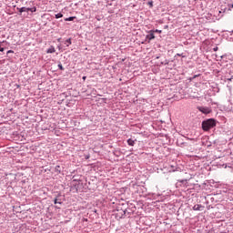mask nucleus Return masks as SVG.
I'll return each mask as SVG.
<instances>
[{
    "label": "nucleus",
    "instance_id": "12",
    "mask_svg": "<svg viewBox=\"0 0 233 233\" xmlns=\"http://www.w3.org/2000/svg\"><path fill=\"white\" fill-rule=\"evenodd\" d=\"M36 11H37V8H35V7H33L30 9V12H32V13L36 12Z\"/></svg>",
    "mask_w": 233,
    "mask_h": 233
},
{
    "label": "nucleus",
    "instance_id": "14",
    "mask_svg": "<svg viewBox=\"0 0 233 233\" xmlns=\"http://www.w3.org/2000/svg\"><path fill=\"white\" fill-rule=\"evenodd\" d=\"M218 46H216V47L213 48V52H218Z\"/></svg>",
    "mask_w": 233,
    "mask_h": 233
},
{
    "label": "nucleus",
    "instance_id": "3",
    "mask_svg": "<svg viewBox=\"0 0 233 233\" xmlns=\"http://www.w3.org/2000/svg\"><path fill=\"white\" fill-rule=\"evenodd\" d=\"M147 39L152 41V39H156V35H154V31H150V34L147 35Z\"/></svg>",
    "mask_w": 233,
    "mask_h": 233
},
{
    "label": "nucleus",
    "instance_id": "1",
    "mask_svg": "<svg viewBox=\"0 0 233 233\" xmlns=\"http://www.w3.org/2000/svg\"><path fill=\"white\" fill-rule=\"evenodd\" d=\"M214 127H216V120H214L212 118L202 122V128L206 132L210 130V128H214Z\"/></svg>",
    "mask_w": 233,
    "mask_h": 233
},
{
    "label": "nucleus",
    "instance_id": "6",
    "mask_svg": "<svg viewBox=\"0 0 233 233\" xmlns=\"http://www.w3.org/2000/svg\"><path fill=\"white\" fill-rule=\"evenodd\" d=\"M136 142H134V140H132V138L127 139V144L129 145V147H134Z\"/></svg>",
    "mask_w": 233,
    "mask_h": 233
},
{
    "label": "nucleus",
    "instance_id": "5",
    "mask_svg": "<svg viewBox=\"0 0 233 233\" xmlns=\"http://www.w3.org/2000/svg\"><path fill=\"white\" fill-rule=\"evenodd\" d=\"M203 206L197 204L193 207V210H202Z\"/></svg>",
    "mask_w": 233,
    "mask_h": 233
},
{
    "label": "nucleus",
    "instance_id": "9",
    "mask_svg": "<svg viewBox=\"0 0 233 233\" xmlns=\"http://www.w3.org/2000/svg\"><path fill=\"white\" fill-rule=\"evenodd\" d=\"M76 19V16H70L68 18H65V21H74Z\"/></svg>",
    "mask_w": 233,
    "mask_h": 233
},
{
    "label": "nucleus",
    "instance_id": "15",
    "mask_svg": "<svg viewBox=\"0 0 233 233\" xmlns=\"http://www.w3.org/2000/svg\"><path fill=\"white\" fill-rule=\"evenodd\" d=\"M7 54H14V51L13 50H9V51H7Z\"/></svg>",
    "mask_w": 233,
    "mask_h": 233
},
{
    "label": "nucleus",
    "instance_id": "18",
    "mask_svg": "<svg viewBox=\"0 0 233 233\" xmlns=\"http://www.w3.org/2000/svg\"><path fill=\"white\" fill-rule=\"evenodd\" d=\"M31 8L30 7H26V12H30Z\"/></svg>",
    "mask_w": 233,
    "mask_h": 233
},
{
    "label": "nucleus",
    "instance_id": "4",
    "mask_svg": "<svg viewBox=\"0 0 233 233\" xmlns=\"http://www.w3.org/2000/svg\"><path fill=\"white\" fill-rule=\"evenodd\" d=\"M56 53V47L51 46L49 49H47L46 54H54Z\"/></svg>",
    "mask_w": 233,
    "mask_h": 233
},
{
    "label": "nucleus",
    "instance_id": "2",
    "mask_svg": "<svg viewBox=\"0 0 233 233\" xmlns=\"http://www.w3.org/2000/svg\"><path fill=\"white\" fill-rule=\"evenodd\" d=\"M198 110H199V112H202V114H210V112H212V109L207 106H198Z\"/></svg>",
    "mask_w": 233,
    "mask_h": 233
},
{
    "label": "nucleus",
    "instance_id": "13",
    "mask_svg": "<svg viewBox=\"0 0 233 233\" xmlns=\"http://www.w3.org/2000/svg\"><path fill=\"white\" fill-rule=\"evenodd\" d=\"M148 5H149V6L152 8V6H154V2H148Z\"/></svg>",
    "mask_w": 233,
    "mask_h": 233
},
{
    "label": "nucleus",
    "instance_id": "19",
    "mask_svg": "<svg viewBox=\"0 0 233 233\" xmlns=\"http://www.w3.org/2000/svg\"><path fill=\"white\" fill-rule=\"evenodd\" d=\"M83 81H86V76H83Z\"/></svg>",
    "mask_w": 233,
    "mask_h": 233
},
{
    "label": "nucleus",
    "instance_id": "16",
    "mask_svg": "<svg viewBox=\"0 0 233 233\" xmlns=\"http://www.w3.org/2000/svg\"><path fill=\"white\" fill-rule=\"evenodd\" d=\"M54 203H55V205H57V203H59V202H57V198H56V199L54 200Z\"/></svg>",
    "mask_w": 233,
    "mask_h": 233
},
{
    "label": "nucleus",
    "instance_id": "17",
    "mask_svg": "<svg viewBox=\"0 0 233 233\" xmlns=\"http://www.w3.org/2000/svg\"><path fill=\"white\" fill-rule=\"evenodd\" d=\"M155 32H157V34H161V30H156Z\"/></svg>",
    "mask_w": 233,
    "mask_h": 233
},
{
    "label": "nucleus",
    "instance_id": "7",
    "mask_svg": "<svg viewBox=\"0 0 233 233\" xmlns=\"http://www.w3.org/2000/svg\"><path fill=\"white\" fill-rule=\"evenodd\" d=\"M65 45H66V46H70V45H72V39L68 38L66 40Z\"/></svg>",
    "mask_w": 233,
    "mask_h": 233
},
{
    "label": "nucleus",
    "instance_id": "8",
    "mask_svg": "<svg viewBox=\"0 0 233 233\" xmlns=\"http://www.w3.org/2000/svg\"><path fill=\"white\" fill-rule=\"evenodd\" d=\"M61 17H63V14L58 13L56 15V19H61Z\"/></svg>",
    "mask_w": 233,
    "mask_h": 233
},
{
    "label": "nucleus",
    "instance_id": "10",
    "mask_svg": "<svg viewBox=\"0 0 233 233\" xmlns=\"http://www.w3.org/2000/svg\"><path fill=\"white\" fill-rule=\"evenodd\" d=\"M19 12H20V14H23V12H27V11H26V7H21V8L19 9Z\"/></svg>",
    "mask_w": 233,
    "mask_h": 233
},
{
    "label": "nucleus",
    "instance_id": "11",
    "mask_svg": "<svg viewBox=\"0 0 233 233\" xmlns=\"http://www.w3.org/2000/svg\"><path fill=\"white\" fill-rule=\"evenodd\" d=\"M58 68H59V70H65V67H63V65H61V64L58 65Z\"/></svg>",
    "mask_w": 233,
    "mask_h": 233
}]
</instances>
